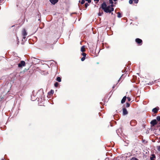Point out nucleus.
Segmentation results:
<instances>
[{"label": "nucleus", "instance_id": "4", "mask_svg": "<svg viewBox=\"0 0 160 160\" xmlns=\"http://www.w3.org/2000/svg\"><path fill=\"white\" fill-rule=\"evenodd\" d=\"M150 123L152 126H154L155 125L157 124V122L156 119H154L151 121Z\"/></svg>", "mask_w": 160, "mask_h": 160}, {"label": "nucleus", "instance_id": "18", "mask_svg": "<svg viewBox=\"0 0 160 160\" xmlns=\"http://www.w3.org/2000/svg\"><path fill=\"white\" fill-rule=\"evenodd\" d=\"M58 83L57 82H56L55 84H54V86L55 87H57L58 86Z\"/></svg>", "mask_w": 160, "mask_h": 160}, {"label": "nucleus", "instance_id": "27", "mask_svg": "<svg viewBox=\"0 0 160 160\" xmlns=\"http://www.w3.org/2000/svg\"><path fill=\"white\" fill-rule=\"evenodd\" d=\"M52 94H53L54 93V91L53 90H51L50 92Z\"/></svg>", "mask_w": 160, "mask_h": 160}, {"label": "nucleus", "instance_id": "7", "mask_svg": "<svg viewBox=\"0 0 160 160\" xmlns=\"http://www.w3.org/2000/svg\"><path fill=\"white\" fill-rule=\"evenodd\" d=\"M136 42L138 44H140L142 42V40L139 38H137L136 39Z\"/></svg>", "mask_w": 160, "mask_h": 160}, {"label": "nucleus", "instance_id": "21", "mask_svg": "<svg viewBox=\"0 0 160 160\" xmlns=\"http://www.w3.org/2000/svg\"><path fill=\"white\" fill-rule=\"evenodd\" d=\"M85 57H83L81 58V60L82 61H83L85 60Z\"/></svg>", "mask_w": 160, "mask_h": 160}, {"label": "nucleus", "instance_id": "13", "mask_svg": "<svg viewBox=\"0 0 160 160\" xmlns=\"http://www.w3.org/2000/svg\"><path fill=\"white\" fill-rule=\"evenodd\" d=\"M117 17L119 18H120L121 17V13L119 12H118Z\"/></svg>", "mask_w": 160, "mask_h": 160}, {"label": "nucleus", "instance_id": "2", "mask_svg": "<svg viewBox=\"0 0 160 160\" xmlns=\"http://www.w3.org/2000/svg\"><path fill=\"white\" fill-rule=\"evenodd\" d=\"M22 34L23 36V38L25 39L26 38V36L27 35V33L25 29H23L22 30Z\"/></svg>", "mask_w": 160, "mask_h": 160}, {"label": "nucleus", "instance_id": "20", "mask_svg": "<svg viewBox=\"0 0 160 160\" xmlns=\"http://www.w3.org/2000/svg\"><path fill=\"white\" fill-rule=\"evenodd\" d=\"M133 0H129V2L130 4H131L133 2Z\"/></svg>", "mask_w": 160, "mask_h": 160}, {"label": "nucleus", "instance_id": "31", "mask_svg": "<svg viewBox=\"0 0 160 160\" xmlns=\"http://www.w3.org/2000/svg\"><path fill=\"white\" fill-rule=\"evenodd\" d=\"M113 1L115 2V1H117V0H113Z\"/></svg>", "mask_w": 160, "mask_h": 160}, {"label": "nucleus", "instance_id": "22", "mask_svg": "<svg viewBox=\"0 0 160 160\" xmlns=\"http://www.w3.org/2000/svg\"><path fill=\"white\" fill-rule=\"evenodd\" d=\"M85 2V1L84 0H82L81 3L82 4H83Z\"/></svg>", "mask_w": 160, "mask_h": 160}, {"label": "nucleus", "instance_id": "12", "mask_svg": "<svg viewBox=\"0 0 160 160\" xmlns=\"http://www.w3.org/2000/svg\"><path fill=\"white\" fill-rule=\"evenodd\" d=\"M56 80L58 82H60L61 81V78L60 77L57 78Z\"/></svg>", "mask_w": 160, "mask_h": 160}, {"label": "nucleus", "instance_id": "11", "mask_svg": "<svg viewBox=\"0 0 160 160\" xmlns=\"http://www.w3.org/2000/svg\"><path fill=\"white\" fill-rule=\"evenodd\" d=\"M158 109L157 108H155L152 109V111L153 112L156 113L158 112Z\"/></svg>", "mask_w": 160, "mask_h": 160}, {"label": "nucleus", "instance_id": "30", "mask_svg": "<svg viewBox=\"0 0 160 160\" xmlns=\"http://www.w3.org/2000/svg\"><path fill=\"white\" fill-rule=\"evenodd\" d=\"M95 1H96L97 2H98L99 1V0H94Z\"/></svg>", "mask_w": 160, "mask_h": 160}, {"label": "nucleus", "instance_id": "24", "mask_svg": "<svg viewBox=\"0 0 160 160\" xmlns=\"http://www.w3.org/2000/svg\"><path fill=\"white\" fill-rule=\"evenodd\" d=\"M157 150L158 151H160V146H158L157 147Z\"/></svg>", "mask_w": 160, "mask_h": 160}, {"label": "nucleus", "instance_id": "6", "mask_svg": "<svg viewBox=\"0 0 160 160\" xmlns=\"http://www.w3.org/2000/svg\"><path fill=\"white\" fill-rule=\"evenodd\" d=\"M50 2L52 4H55L57 3L58 1V0H49Z\"/></svg>", "mask_w": 160, "mask_h": 160}, {"label": "nucleus", "instance_id": "5", "mask_svg": "<svg viewBox=\"0 0 160 160\" xmlns=\"http://www.w3.org/2000/svg\"><path fill=\"white\" fill-rule=\"evenodd\" d=\"M123 115H126L128 114V112L126 108H124L122 109Z\"/></svg>", "mask_w": 160, "mask_h": 160}, {"label": "nucleus", "instance_id": "26", "mask_svg": "<svg viewBox=\"0 0 160 160\" xmlns=\"http://www.w3.org/2000/svg\"><path fill=\"white\" fill-rule=\"evenodd\" d=\"M127 99L128 100V101H130L131 100V98L130 97H128L127 98Z\"/></svg>", "mask_w": 160, "mask_h": 160}, {"label": "nucleus", "instance_id": "28", "mask_svg": "<svg viewBox=\"0 0 160 160\" xmlns=\"http://www.w3.org/2000/svg\"><path fill=\"white\" fill-rule=\"evenodd\" d=\"M87 1L88 2V3H90L91 2V0H87Z\"/></svg>", "mask_w": 160, "mask_h": 160}, {"label": "nucleus", "instance_id": "25", "mask_svg": "<svg viewBox=\"0 0 160 160\" xmlns=\"http://www.w3.org/2000/svg\"><path fill=\"white\" fill-rule=\"evenodd\" d=\"M134 2L135 3H137L138 2V0H134Z\"/></svg>", "mask_w": 160, "mask_h": 160}, {"label": "nucleus", "instance_id": "19", "mask_svg": "<svg viewBox=\"0 0 160 160\" xmlns=\"http://www.w3.org/2000/svg\"><path fill=\"white\" fill-rule=\"evenodd\" d=\"M82 55L83 56V57H85H85L86 56V54L85 53H82Z\"/></svg>", "mask_w": 160, "mask_h": 160}, {"label": "nucleus", "instance_id": "15", "mask_svg": "<svg viewBox=\"0 0 160 160\" xmlns=\"http://www.w3.org/2000/svg\"><path fill=\"white\" fill-rule=\"evenodd\" d=\"M103 14V12H99L98 13V15L99 16H101Z\"/></svg>", "mask_w": 160, "mask_h": 160}, {"label": "nucleus", "instance_id": "23", "mask_svg": "<svg viewBox=\"0 0 160 160\" xmlns=\"http://www.w3.org/2000/svg\"><path fill=\"white\" fill-rule=\"evenodd\" d=\"M89 4L88 3H86L85 4V7L86 8H87L88 6H89Z\"/></svg>", "mask_w": 160, "mask_h": 160}, {"label": "nucleus", "instance_id": "16", "mask_svg": "<svg viewBox=\"0 0 160 160\" xmlns=\"http://www.w3.org/2000/svg\"><path fill=\"white\" fill-rule=\"evenodd\" d=\"M157 119L158 121H160V116H158L157 117Z\"/></svg>", "mask_w": 160, "mask_h": 160}, {"label": "nucleus", "instance_id": "32", "mask_svg": "<svg viewBox=\"0 0 160 160\" xmlns=\"http://www.w3.org/2000/svg\"><path fill=\"white\" fill-rule=\"evenodd\" d=\"M2 160H4L3 159H2Z\"/></svg>", "mask_w": 160, "mask_h": 160}, {"label": "nucleus", "instance_id": "8", "mask_svg": "<svg viewBox=\"0 0 160 160\" xmlns=\"http://www.w3.org/2000/svg\"><path fill=\"white\" fill-rule=\"evenodd\" d=\"M126 98H127L126 96H124L123 97V98H122L121 100V103H123L125 102Z\"/></svg>", "mask_w": 160, "mask_h": 160}, {"label": "nucleus", "instance_id": "17", "mask_svg": "<svg viewBox=\"0 0 160 160\" xmlns=\"http://www.w3.org/2000/svg\"><path fill=\"white\" fill-rule=\"evenodd\" d=\"M130 160H138L137 158H132Z\"/></svg>", "mask_w": 160, "mask_h": 160}, {"label": "nucleus", "instance_id": "29", "mask_svg": "<svg viewBox=\"0 0 160 160\" xmlns=\"http://www.w3.org/2000/svg\"><path fill=\"white\" fill-rule=\"evenodd\" d=\"M2 98L0 97V102L2 100Z\"/></svg>", "mask_w": 160, "mask_h": 160}, {"label": "nucleus", "instance_id": "3", "mask_svg": "<svg viewBox=\"0 0 160 160\" xmlns=\"http://www.w3.org/2000/svg\"><path fill=\"white\" fill-rule=\"evenodd\" d=\"M25 62L23 61H22L20 63L18 64V67L19 68L22 67V66H25Z\"/></svg>", "mask_w": 160, "mask_h": 160}, {"label": "nucleus", "instance_id": "14", "mask_svg": "<svg viewBox=\"0 0 160 160\" xmlns=\"http://www.w3.org/2000/svg\"><path fill=\"white\" fill-rule=\"evenodd\" d=\"M130 106V104L128 102H127L126 103V107L127 108L129 107Z\"/></svg>", "mask_w": 160, "mask_h": 160}, {"label": "nucleus", "instance_id": "9", "mask_svg": "<svg viewBox=\"0 0 160 160\" xmlns=\"http://www.w3.org/2000/svg\"><path fill=\"white\" fill-rule=\"evenodd\" d=\"M156 158L154 154H152V156L150 157L151 160H155Z\"/></svg>", "mask_w": 160, "mask_h": 160}, {"label": "nucleus", "instance_id": "10", "mask_svg": "<svg viewBox=\"0 0 160 160\" xmlns=\"http://www.w3.org/2000/svg\"><path fill=\"white\" fill-rule=\"evenodd\" d=\"M85 46H83L81 48V51L82 52H84L85 51Z\"/></svg>", "mask_w": 160, "mask_h": 160}, {"label": "nucleus", "instance_id": "1", "mask_svg": "<svg viewBox=\"0 0 160 160\" xmlns=\"http://www.w3.org/2000/svg\"><path fill=\"white\" fill-rule=\"evenodd\" d=\"M109 3L111 4V6H107L105 2H103L101 5V8L106 13H111L113 11L114 8H113V0H109Z\"/></svg>", "mask_w": 160, "mask_h": 160}]
</instances>
